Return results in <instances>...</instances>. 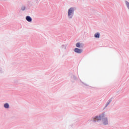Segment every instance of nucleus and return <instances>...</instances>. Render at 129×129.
<instances>
[{"label":"nucleus","mask_w":129,"mask_h":129,"mask_svg":"<svg viewBox=\"0 0 129 129\" xmlns=\"http://www.w3.org/2000/svg\"><path fill=\"white\" fill-rule=\"evenodd\" d=\"M73 13H74V8H71L69 9L68 12V16L70 19H71L72 18V16H73Z\"/></svg>","instance_id":"1"},{"label":"nucleus","mask_w":129,"mask_h":129,"mask_svg":"<svg viewBox=\"0 0 129 129\" xmlns=\"http://www.w3.org/2000/svg\"><path fill=\"white\" fill-rule=\"evenodd\" d=\"M103 117H104V114H102L100 116H96L94 118V121H97L98 120H100V119H101L102 118H103Z\"/></svg>","instance_id":"2"},{"label":"nucleus","mask_w":129,"mask_h":129,"mask_svg":"<svg viewBox=\"0 0 129 129\" xmlns=\"http://www.w3.org/2000/svg\"><path fill=\"white\" fill-rule=\"evenodd\" d=\"M74 51L76 52V53H78L79 54H80L82 52V50L78 48H75Z\"/></svg>","instance_id":"3"},{"label":"nucleus","mask_w":129,"mask_h":129,"mask_svg":"<svg viewBox=\"0 0 129 129\" xmlns=\"http://www.w3.org/2000/svg\"><path fill=\"white\" fill-rule=\"evenodd\" d=\"M103 124L106 125L107 124V118H104L103 119Z\"/></svg>","instance_id":"4"},{"label":"nucleus","mask_w":129,"mask_h":129,"mask_svg":"<svg viewBox=\"0 0 129 129\" xmlns=\"http://www.w3.org/2000/svg\"><path fill=\"white\" fill-rule=\"evenodd\" d=\"M26 20L28 22H32V18H31L30 16H27Z\"/></svg>","instance_id":"5"},{"label":"nucleus","mask_w":129,"mask_h":129,"mask_svg":"<svg viewBox=\"0 0 129 129\" xmlns=\"http://www.w3.org/2000/svg\"><path fill=\"white\" fill-rule=\"evenodd\" d=\"M76 46L77 47V48H80L81 47V44L80 43L78 42L76 44Z\"/></svg>","instance_id":"6"},{"label":"nucleus","mask_w":129,"mask_h":129,"mask_svg":"<svg viewBox=\"0 0 129 129\" xmlns=\"http://www.w3.org/2000/svg\"><path fill=\"white\" fill-rule=\"evenodd\" d=\"M95 38H99L100 34L99 33H96L94 35Z\"/></svg>","instance_id":"7"},{"label":"nucleus","mask_w":129,"mask_h":129,"mask_svg":"<svg viewBox=\"0 0 129 129\" xmlns=\"http://www.w3.org/2000/svg\"><path fill=\"white\" fill-rule=\"evenodd\" d=\"M9 106H10L9 105V104H8V103H6L4 104V107L5 108H9Z\"/></svg>","instance_id":"8"},{"label":"nucleus","mask_w":129,"mask_h":129,"mask_svg":"<svg viewBox=\"0 0 129 129\" xmlns=\"http://www.w3.org/2000/svg\"><path fill=\"white\" fill-rule=\"evenodd\" d=\"M26 8H25V7H22V8H21V10H22V11H25V9Z\"/></svg>","instance_id":"9"}]
</instances>
